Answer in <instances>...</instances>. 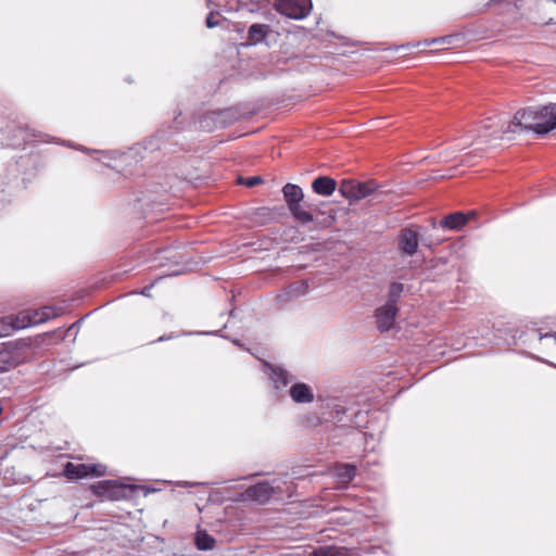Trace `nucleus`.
Listing matches in <instances>:
<instances>
[{
  "mask_svg": "<svg viewBox=\"0 0 556 556\" xmlns=\"http://www.w3.org/2000/svg\"><path fill=\"white\" fill-rule=\"evenodd\" d=\"M418 248V235L412 229H404L400 237V249L408 255H413Z\"/></svg>",
  "mask_w": 556,
  "mask_h": 556,
  "instance_id": "obj_11",
  "label": "nucleus"
},
{
  "mask_svg": "<svg viewBox=\"0 0 556 556\" xmlns=\"http://www.w3.org/2000/svg\"><path fill=\"white\" fill-rule=\"evenodd\" d=\"M17 315H11L0 318V338L9 336L13 330L20 329L17 326Z\"/></svg>",
  "mask_w": 556,
  "mask_h": 556,
  "instance_id": "obj_20",
  "label": "nucleus"
},
{
  "mask_svg": "<svg viewBox=\"0 0 556 556\" xmlns=\"http://www.w3.org/2000/svg\"><path fill=\"white\" fill-rule=\"evenodd\" d=\"M513 131L531 130L540 135L556 129V103L518 111L508 127Z\"/></svg>",
  "mask_w": 556,
  "mask_h": 556,
  "instance_id": "obj_1",
  "label": "nucleus"
},
{
  "mask_svg": "<svg viewBox=\"0 0 556 556\" xmlns=\"http://www.w3.org/2000/svg\"><path fill=\"white\" fill-rule=\"evenodd\" d=\"M356 468L352 465H339L334 468L333 475L342 484L349 483L355 477Z\"/></svg>",
  "mask_w": 556,
  "mask_h": 556,
  "instance_id": "obj_16",
  "label": "nucleus"
},
{
  "mask_svg": "<svg viewBox=\"0 0 556 556\" xmlns=\"http://www.w3.org/2000/svg\"><path fill=\"white\" fill-rule=\"evenodd\" d=\"M333 222H334V217H332V216H331V217H329V223H328V225H331Z\"/></svg>",
  "mask_w": 556,
  "mask_h": 556,
  "instance_id": "obj_27",
  "label": "nucleus"
},
{
  "mask_svg": "<svg viewBox=\"0 0 556 556\" xmlns=\"http://www.w3.org/2000/svg\"><path fill=\"white\" fill-rule=\"evenodd\" d=\"M4 372H5V369H4L3 365L0 363V375H2Z\"/></svg>",
  "mask_w": 556,
  "mask_h": 556,
  "instance_id": "obj_26",
  "label": "nucleus"
},
{
  "mask_svg": "<svg viewBox=\"0 0 556 556\" xmlns=\"http://www.w3.org/2000/svg\"><path fill=\"white\" fill-rule=\"evenodd\" d=\"M290 396L295 403H311L314 400L312 389L305 383H295L290 388Z\"/></svg>",
  "mask_w": 556,
  "mask_h": 556,
  "instance_id": "obj_12",
  "label": "nucleus"
},
{
  "mask_svg": "<svg viewBox=\"0 0 556 556\" xmlns=\"http://www.w3.org/2000/svg\"><path fill=\"white\" fill-rule=\"evenodd\" d=\"M454 39V36H444L437 39H433L431 41L426 40L425 45L429 46L431 43H443V45H451Z\"/></svg>",
  "mask_w": 556,
  "mask_h": 556,
  "instance_id": "obj_23",
  "label": "nucleus"
},
{
  "mask_svg": "<svg viewBox=\"0 0 556 556\" xmlns=\"http://www.w3.org/2000/svg\"><path fill=\"white\" fill-rule=\"evenodd\" d=\"M260 182H261V178H260V177H252V178H249V179L245 181V185H247L248 187H253V186H255V185H257V184H260Z\"/></svg>",
  "mask_w": 556,
  "mask_h": 556,
  "instance_id": "obj_24",
  "label": "nucleus"
},
{
  "mask_svg": "<svg viewBox=\"0 0 556 556\" xmlns=\"http://www.w3.org/2000/svg\"><path fill=\"white\" fill-rule=\"evenodd\" d=\"M289 211L291 212L294 219L302 225H306L314 222L313 214L306 211L301 204L291 206Z\"/></svg>",
  "mask_w": 556,
  "mask_h": 556,
  "instance_id": "obj_19",
  "label": "nucleus"
},
{
  "mask_svg": "<svg viewBox=\"0 0 556 556\" xmlns=\"http://www.w3.org/2000/svg\"><path fill=\"white\" fill-rule=\"evenodd\" d=\"M195 543L199 549H211L214 546L215 540L203 531H199L195 536Z\"/></svg>",
  "mask_w": 556,
  "mask_h": 556,
  "instance_id": "obj_21",
  "label": "nucleus"
},
{
  "mask_svg": "<svg viewBox=\"0 0 556 556\" xmlns=\"http://www.w3.org/2000/svg\"><path fill=\"white\" fill-rule=\"evenodd\" d=\"M312 188H313L314 192H316L317 194L324 195V197H329L334 192V190L337 188V182L334 179H332L330 177L323 176V177L316 178L313 181Z\"/></svg>",
  "mask_w": 556,
  "mask_h": 556,
  "instance_id": "obj_13",
  "label": "nucleus"
},
{
  "mask_svg": "<svg viewBox=\"0 0 556 556\" xmlns=\"http://www.w3.org/2000/svg\"><path fill=\"white\" fill-rule=\"evenodd\" d=\"M397 315V306L393 301H388L375 312L377 327L381 331L390 330Z\"/></svg>",
  "mask_w": 556,
  "mask_h": 556,
  "instance_id": "obj_9",
  "label": "nucleus"
},
{
  "mask_svg": "<svg viewBox=\"0 0 556 556\" xmlns=\"http://www.w3.org/2000/svg\"><path fill=\"white\" fill-rule=\"evenodd\" d=\"M30 340L22 339L0 343V363L5 372L25 363L29 356Z\"/></svg>",
  "mask_w": 556,
  "mask_h": 556,
  "instance_id": "obj_2",
  "label": "nucleus"
},
{
  "mask_svg": "<svg viewBox=\"0 0 556 556\" xmlns=\"http://www.w3.org/2000/svg\"><path fill=\"white\" fill-rule=\"evenodd\" d=\"M475 216V212H470L468 215H465L460 212H456L447 215L442 222L441 226L446 229H460L464 225L467 224L470 217Z\"/></svg>",
  "mask_w": 556,
  "mask_h": 556,
  "instance_id": "obj_14",
  "label": "nucleus"
},
{
  "mask_svg": "<svg viewBox=\"0 0 556 556\" xmlns=\"http://www.w3.org/2000/svg\"><path fill=\"white\" fill-rule=\"evenodd\" d=\"M106 473V467L102 464H74L67 463L64 475L70 479H83L87 477H102Z\"/></svg>",
  "mask_w": 556,
  "mask_h": 556,
  "instance_id": "obj_5",
  "label": "nucleus"
},
{
  "mask_svg": "<svg viewBox=\"0 0 556 556\" xmlns=\"http://www.w3.org/2000/svg\"><path fill=\"white\" fill-rule=\"evenodd\" d=\"M378 189V185L372 181H357L353 179H344L340 182L339 192L350 203L362 201Z\"/></svg>",
  "mask_w": 556,
  "mask_h": 556,
  "instance_id": "obj_3",
  "label": "nucleus"
},
{
  "mask_svg": "<svg viewBox=\"0 0 556 556\" xmlns=\"http://www.w3.org/2000/svg\"><path fill=\"white\" fill-rule=\"evenodd\" d=\"M312 8L311 0H280L277 10L290 18L305 17Z\"/></svg>",
  "mask_w": 556,
  "mask_h": 556,
  "instance_id": "obj_8",
  "label": "nucleus"
},
{
  "mask_svg": "<svg viewBox=\"0 0 556 556\" xmlns=\"http://www.w3.org/2000/svg\"><path fill=\"white\" fill-rule=\"evenodd\" d=\"M269 31V26L265 24H253L249 29V40L256 45L261 42Z\"/></svg>",
  "mask_w": 556,
  "mask_h": 556,
  "instance_id": "obj_17",
  "label": "nucleus"
},
{
  "mask_svg": "<svg viewBox=\"0 0 556 556\" xmlns=\"http://www.w3.org/2000/svg\"><path fill=\"white\" fill-rule=\"evenodd\" d=\"M403 292V286L401 283H392L389 289V300L393 301L394 304H396L397 298Z\"/></svg>",
  "mask_w": 556,
  "mask_h": 556,
  "instance_id": "obj_22",
  "label": "nucleus"
},
{
  "mask_svg": "<svg viewBox=\"0 0 556 556\" xmlns=\"http://www.w3.org/2000/svg\"><path fill=\"white\" fill-rule=\"evenodd\" d=\"M54 311L45 306L40 309H27L17 314V324L18 328H26L29 326L41 324L52 317H54Z\"/></svg>",
  "mask_w": 556,
  "mask_h": 556,
  "instance_id": "obj_7",
  "label": "nucleus"
},
{
  "mask_svg": "<svg viewBox=\"0 0 556 556\" xmlns=\"http://www.w3.org/2000/svg\"><path fill=\"white\" fill-rule=\"evenodd\" d=\"M93 492L102 497L112 501H118L129 495L131 489L117 481H103L92 485Z\"/></svg>",
  "mask_w": 556,
  "mask_h": 556,
  "instance_id": "obj_6",
  "label": "nucleus"
},
{
  "mask_svg": "<svg viewBox=\"0 0 556 556\" xmlns=\"http://www.w3.org/2000/svg\"><path fill=\"white\" fill-rule=\"evenodd\" d=\"M282 192H283V197L287 202L288 208H291V206H293V205L301 204V202L304 198L303 190L299 186L293 185V184H287L282 188Z\"/></svg>",
  "mask_w": 556,
  "mask_h": 556,
  "instance_id": "obj_15",
  "label": "nucleus"
},
{
  "mask_svg": "<svg viewBox=\"0 0 556 556\" xmlns=\"http://www.w3.org/2000/svg\"><path fill=\"white\" fill-rule=\"evenodd\" d=\"M275 494V488L267 482H260L248 488L243 493V500L254 501L260 504L267 503Z\"/></svg>",
  "mask_w": 556,
  "mask_h": 556,
  "instance_id": "obj_10",
  "label": "nucleus"
},
{
  "mask_svg": "<svg viewBox=\"0 0 556 556\" xmlns=\"http://www.w3.org/2000/svg\"><path fill=\"white\" fill-rule=\"evenodd\" d=\"M309 556H350V552L345 547L321 546L312 552Z\"/></svg>",
  "mask_w": 556,
  "mask_h": 556,
  "instance_id": "obj_18",
  "label": "nucleus"
},
{
  "mask_svg": "<svg viewBox=\"0 0 556 556\" xmlns=\"http://www.w3.org/2000/svg\"><path fill=\"white\" fill-rule=\"evenodd\" d=\"M511 121H508L506 116L498 115L486 118L479 126L478 132L485 141L504 139L508 134H515L514 127H508Z\"/></svg>",
  "mask_w": 556,
  "mask_h": 556,
  "instance_id": "obj_4",
  "label": "nucleus"
},
{
  "mask_svg": "<svg viewBox=\"0 0 556 556\" xmlns=\"http://www.w3.org/2000/svg\"><path fill=\"white\" fill-rule=\"evenodd\" d=\"M206 25H207V27H210V28H212V27H214V26H216V25H217V22H216V21H214V16H213V14H210V15L207 16V18H206Z\"/></svg>",
  "mask_w": 556,
  "mask_h": 556,
  "instance_id": "obj_25",
  "label": "nucleus"
}]
</instances>
